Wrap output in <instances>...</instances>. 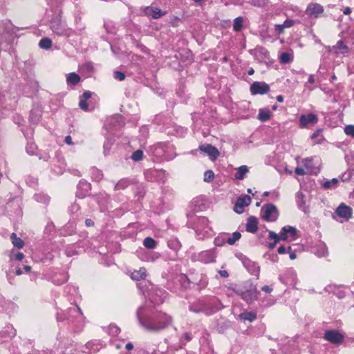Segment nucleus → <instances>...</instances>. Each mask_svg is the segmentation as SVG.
I'll return each mask as SVG.
<instances>
[{
  "label": "nucleus",
  "mask_w": 354,
  "mask_h": 354,
  "mask_svg": "<svg viewBox=\"0 0 354 354\" xmlns=\"http://www.w3.org/2000/svg\"><path fill=\"white\" fill-rule=\"evenodd\" d=\"M339 183V180L336 178H333L330 180L326 181L323 183V187L325 189H332L337 187Z\"/></svg>",
  "instance_id": "39"
},
{
  "label": "nucleus",
  "mask_w": 354,
  "mask_h": 354,
  "mask_svg": "<svg viewBox=\"0 0 354 354\" xmlns=\"http://www.w3.org/2000/svg\"><path fill=\"white\" fill-rule=\"evenodd\" d=\"M324 338L328 342L337 344L343 340V335L337 331L328 330L325 333Z\"/></svg>",
  "instance_id": "17"
},
{
  "label": "nucleus",
  "mask_w": 354,
  "mask_h": 354,
  "mask_svg": "<svg viewBox=\"0 0 354 354\" xmlns=\"http://www.w3.org/2000/svg\"><path fill=\"white\" fill-rule=\"evenodd\" d=\"M211 230L209 226V221L206 217H199L195 226V231L198 236V239H203Z\"/></svg>",
  "instance_id": "6"
},
{
  "label": "nucleus",
  "mask_w": 354,
  "mask_h": 354,
  "mask_svg": "<svg viewBox=\"0 0 354 354\" xmlns=\"http://www.w3.org/2000/svg\"><path fill=\"white\" fill-rule=\"evenodd\" d=\"M114 77L119 81H122L125 79V75L120 71H115L114 73Z\"/></svg>",
  "instance_id": "49"
},
{
  "label": "nucleus",
  "mask_w": 354,
  "mask_h": 354,
  "mask_svg": "<svg viewBox=\"0 0 354 354\" xmlns=\"http://www.w3.org/2000/svg\"><path fill=\"white\" fill-rule=\"evenodd\" d=\"M67 280L68 278L64 274H60L58 276L54 277L53 279V283L58 286L65 283Z\"/></svg>",
  "instance_id": "40"
},
{
  "label": "nucleus",
  "mask_w": 354,
  "mask_h": 354,
  "mask_svg": "<svg viewBox=\"0 0 354 354\" xmlns=\"http://www.w3.org/2000/svg\"><path fill=\"white\" fill-rule=\"evenodd\" d=\"M26 150L27 153H29L30 155H33L36 150V146L35 144L32 143L28 144L26 147Z\"/></svg>",
  "instance_id": "48"
},
{
  "label": "nucleus",
  "mask_w": 354,
  "mask_h": 354,
  "mask_svg": "<svg viewBox=\"0 0 354 354\" xmlns=\"http://www.w3.org/2000/svg\"><path fill=\"white\" fill-rule=\"evenodd\" d=\"M218 273H219V274L222 277H225H225H227L229 276L228 272L226 270H219Z\"/></svg>",
  "instance_id": "62"
},
{
  "label": "nucleus",
  "mask_w": 354,
  "mask_h": 354,
  "mask_svg": "<svg viewBox=\"0 0 354 354\" xmlns=\"http://www.w3.org/2000/svg\"><path fill=\"white\" fill-rule=\"evenodd\" d=\"M85 317L80 307L74 305L68 308L66 314L57 313V320L63 322L67 320L73 324L77 329H82L85 324Z\"/></svg>",
  "instance_id": "2"
},
{
  "label": "nucleus",
  "mask_w": 354,
  "mask_h": 354,
  "mask_svg": "<svg viewBox=\"0 0 354 354\" xmlns=\"http://www.w3.org/2000/svg\"><path fill=\"white\" fill-rule=\"evenodd\" d=\"M279 216L277 207L272 204H267V221H275Z\"/></svg>",
  "instance_id": "21"
},
{
  "label": "nucleus",
  "mask_w": 354,
  "mask_h": 354,
  "mask_svg": "<svg viewBox=\"0 0 354 354\" xmlns=\"http://www.w3.org/2000/svg\"><path fill=\"white\" fill-rule=\"evenodd\" d=\"M144 13L147 17H151L153 19H158L166 14V12L161 10L156 7L148 6L145 8Z\"/></svg>",
  "instance_id": "14"
},
{
  "label": "nucleus",
  "mask_w": 354,
  "mask_h": 354,
  "mask_svg": "<svg viewBox=\"0 0 354 354\" xmlns=\"http://www.w3.org/2000/svg\"><path fill=\"white\" fill-rule=\"evenodd\" d=\"M243 1L254 6H262L265 3V0H243Z\"/></svg>",
  "instance_id": "47"
},
{
  "label": "nucleus",
  "mask_w": 354,
  "mask_h": 354,
  "mask_svg": "<svg viewBox=\"0 0 354 354\" xmlns=\"http://www.w3.org/2000/svg\"><path fill=\"white\" fill-rule=\"evenodd\" d=\"M293 24H294V21L292 20L288 19L283 22V26L285 28H290L291 26H293Z\"/></svg>",
  "instance_id": "54"
},
{
  "label": "nucleus",
  "mask_w": 354,
  "mask_h": 354,
  "mask_svg": "<svg viewBox=\"0 0 354 354\" xmlns=\"http://www.w3.org/2000/svg\"><path fill=\"white\" fill-rule=\"evenodd\" d=\"M7 101L4 93H2L0 91V108L3 106V104Z\"/></svg>",
  "instance_id": "55"
},
{
  "label": "nucleus",
  "mask_w": 354,
  "mask_h": 354,
  "mask_svg": "<svg viewBox=\"0 0 354 354\" xmlns=\"http://www.w3.org/2000/svg\"><path fill=\"white\" fill-rule=\"evenodd\" d=\"M111 147V143L109 140H106L104 144V153L106 155L109 153V151Z\"/></svg>",
  "instance_id": "51"
},
{
  "label": "nucleus",
  "mask_w": 354,
  "mask_h": 354,
  "mask_svg": "<svg viewBox=\"0 0 354 354\" xmlns=\"http://www.w3.org/2000/svg\"><path fill=\"white\" fill-rule=\"evenodd\" d=\"M39 46L41 48L48 49L52 46V41L47 37L42 38L39 43Z\"/></svg>",
  "instance_id": "41"
},
{
  "label": "nucleus",
  "mask_w": 354,
  "mask_h": 354,
  "mask_svg": "<svg viewBox=\"0 0 354 354\" xmlns=\"http://www.w3.org/2000/svg\"><path fill=\"white\" fill-rule=\"evenodd\" d=\"M241 237V234L239 232H234L231 236L227 239V243L232 245Z\"/></svg>",
  "instance_id": "37"
},
{
  "label": "nucleus",
  "mask_w": 354,
  "mask_h": 354,
  "mask_svg": "<svg viewBox=\"0 0 354 354\" xmlns=\"http://www.w3.org/2000/svg\"><path fill=\"white\" fill-rule=\"evenodd\" d=\"M247 303L250 304L257 299L258 292L256 290H248L244 292H237Z\"/></svg>",
  "instance_id": "18"
},
{
  "label": "nucleus",
  "mask_w": 354,
  "mask_h": 354,
  "mask_svg": "<svg viewBox=\"0 0 354 354\" xmlns=\"http://www.w3.org/2000/svg\"><path fill=\"white\" fill-rule=\"evenodd\" d=\"M295 173L298 175L301 176L309 174L308 173L306 172V170L304 167H297L295 169Z\"/></svg>",
  "instance_id": "50"
},
{
  "label": "nucleus",
  "mask_w": 354,
  "mask_h": 354,
  "mask_svg": "<svg viewBox=\"0 0 354 354\" xmlns=\"http://www.w3.org/2000/svg\"><path fill=\"white\" fill-rule=\"evenodd\" d=\"M251 203V198L245 195L239 197L234 205V210L238 214H241L244 211V207L248 206Z\"/></svg>",
  "instance_id": "9"
},
{
  "label": "nucleus",
  "mask_w": 354,
  "mask_h": 354,
  "mask_svg": "<svg viewBox=\"0 0 354 354\" xmlns=\"http://www.w3.org/2000/svg\"><path fill=\"white\" fill-rule=\"evenodd\" d=\"M91 93L89 91L84 92L80 97L79 106L81 109L88 111H89L86 101L91 98Z\"/></svg>",
  "instance_id": "23"
},
{
  "label": "nucleus",
  "mask_w": 354,
  "mask_h": 354,
  "mask_svg": "<svg viewBox=\"0 0 354 354\" xmlns=\"http://www.w3.org/2000/svg\"><path fill=\"white\" fill-rule=\"evenodd\" d=\"M198 149L201 152L207 154L211 160H216L219 156L218 150L212 145L206 144L200 145Z\"/></svg>",
  "instance_id": "8"
},
{
  "label": "nucleus",
  "mask_w": 354,
  "mask_h": 354,
  "mask_svg": "<svg viewBox=\"0 0 354 354\" xmlns=\"http://www.w3.org/2000/svg\"><path fill=\"white\" fill-rule=\"evenodd\" d=\"M269 237L274 240V243H270V247L274 248L279 239L293 241L296 239V229L291 226L283 227L279 236L273 232H269Z\"/></svg>",
  "instance_id": "4"
},
{
  "label": "nucleus",
  "mask_w": 354,
  "mask_h": 354,
  "mask_svg": "<svg viewBox=\"0 0 354 354\" xmlns=\"http://www.w3.org/2000/svg\"><path fill=\"white\" fill-rule=\"evenodd\" d=\"M167 297V293L162 289L156 288L154 292L149 295V299L155 305H159L165 301Z\"/></svg>",
  "instance_id": "10"
},
{
  "label": "nucleus",
  "mask_w": 354,
  "mask_h": 354,
  "mask_svg": "<svg viewBox=\"0 0 354 354\" xmlns=\"http://www.w3.org/2000/svg\"><path fill=\"white\" fill-rule=\"evenodd\" d=\"M248 171L249 170L248 167L246 165H242L237 169V171L234 174V177L236 179L243 180Z\"/></svg>",
  "instance_id": "27"
},
{
  "label": "nucleus",
  "mask_w": 354,
  "mask_h": 354,
  "mask_svg": "<svg viewBox=\"0 0 354 354\" xmlns=\"http://www.w3.org/2000/svg\"><path fill=\"white\" fill-rule=\"evenodd\" d=\"M337 215L341 218L348 219L351 217L353 214L352 209L348 206L346 205L344 203H342L335 211Z\"/></svg>",
  "instance_id": "15"
},
{
  "label": "nucleus",
  "mask_w": 354,
  "mask_h": 354,
  "mask_svg": "<svg viewBox=\"0 0 354 354\" xmlns=\"http://www.w3.org/2000/svg\"><path fill=\"white\" fill-rule=\"evenodd\" d=\"M24 257V255L21 252H18L17 254L15 255V259L17 261H21Z\"/></svg>",
  "instance_id": "60"
},
{
  "label": "nucleus",
  "mask_w": 354,
  "mask_h": 354,
  "mask_svg": "<svg viewBox=\"0 0 354 354\" xmlns=\"http://www.w3.org/2000/svg\"><path fill=\"white\" fill-rule=\"evenodd\" d=\"M34 197H35V199L37 202L41 203L44 204H48L50 201L49 196L45 194H42V193L36 194H35Z\"/></svg>",
  "instance_id": "34"
},
{
  "label": "nucleus",
  "mask_w": 354,
  "mask_h": 354,
  "mask_svg": "<svg viewBox=\"0 0 354 354\" xmlns=\"http://www.w3.org/2000/svg\"><path fill=\"white\" fill-rule=\"evenodd\" d=\"M344 131L347 136L354 138V125H346L344 127Z\"/></svg>",
  "instance_id": "46"
},
{
  "label": "nucleus",
  "mask_w": 354,
  "mask_h": 354,
  "mask_svg": "<svg viewBox=\"0 0 354 354\" xmlns=\"http://www.w3.org/2000/svg\"><path fill=\"white\" fill-rule=\"evenodd\" d=\"M139 326L150 333H158L168 328L173 322L171 316L163 311L140 306L136 310Z\"/></svg>",
  "instance_id": "1"
},
{
  "label": "nucleus",
  "mask_w": 354,
  "mask_h": 354,
  "mask_svg": "<svg viewBox=\"0 0 354 354\" xmlns=\"http://www.w3.org/2000/svg\"><path fill=\"white\" fill-rule=\"evenodd\" d=\"M150 153L156 161L170 160L176 157L175 148L169 142H160L150 147Z\"/></svg>",
  "instance_id": "3"
},
{
  "label": "nucleus",
  "mask_w": 354,
  "mask_h": 354,
  "mask_svg": "<svg viewBox=\"0 0 354 354\" xmlns=\"http://www.w3.org/2000/svg\"><path fill=\"white\" fill-rule=\"evenodd\" d=\"M10 239L12 240V243L14 245L15 247L17 248H22L24 245V241L21 239L17 236V234L15 233H12L10 235Z\"/></svg>",
  "instance_id": "31"
},
{
  "label": "nucleus",
  "mask_w": 354,
  "mask_h": 354,
  "mask_svg": "<svg viewBox=\"0 0 354 354\" xmlns=\"http://www.w3.org/2000/svg\"><path fill=\"white\" fill-rule=\"evenodd\" d=\"M85 224L87 227H91L94 225V222L91 219L88 218L85 221Z\"/></svg>",
  "instance_id": "63"
},
{
  "label": "nucleus",
  "mask_w": 354,
  "mask_h": 354,
  "mask_svg": "<svg viewBox=\"0 0 354 354\" xmlns=\"http://www.w3.org/2000/svg\"><path fill=\"white\" fill-rule=\"evenodd\" d=\"M239 318L244 321L253 322L257 319V315L253 312H243L239 315Z\"/></svg>",
  "instance_id": "30"
},
{
  "label": "nucleus",
  "mask_w": 354,
  "mask_h": 354,
  "mask_svg": "<svg viewBox=\"0 0 354 354\" xmlns=\"http://www.w3.org/2000/svg\"><path fill=\"white\" fill-rule=\"evenodd\" d=\"M160 257V254L158 252H147L140 257L144 261L153 262Z\"/></svg>",
  "instance_id": "26"
},
{
  "label": "nucleus",
  "mask_w": 354,
  "mask_h": 354,
  "mask_svg": "<svg viewBox=\"0 0 354 354\" xmlns=\"http://www.w3.org/2000/svg\"><path fill=\"white\" fill-rule=\"evenodd\" d=\"M323 12V6L317 3H310L306 10V12L308 15L313 16L316 18L319 17Z\"/></svg>",
  "instance_id": "12"
},
{
  "label": "nucleus",
  "mask_w": 354,
  "mask_h": 354,
  "mask_svg": "<svg viewBox=\"0 0 354 354\" xmlns=\"http://www.w3.org/2000/svg\"><path fill=\"white\" fill-rule=\"evenodd\" d=\"M64 142L68 145H73V142H72V138L70 136H67L65 137Z\"/></svg>",
  "instance_id": "58"
},
{
  "label": "nucleus",
  "mask_w": 354,
  "mask_h": 354,
  "mask_svg": "<svg viewBox=\"0 0 354 354\" xmlns=\"http://www.w3.org/2000/svg\"><path fill=\"white\" fill-rule=\"evenodd\" d=\"M303 165L309 174H317L319 171L317 167H315L312 158H306L303 161Z\"/></svg>",
  "instance_id": "24"
},
{
  "label": "nucleus",
  "mask_w": 354,
  "mask_h": 354,
  "mask_svg": "<svg viewBox=\"0 0 354 354\" xmlns=\"http://www.w3.org/2000/svg\"><path fill=\"white\" fill-rule=\"evenodd\" d=\"M168 247L174 250V252H177L181 247V244L180 241L177 239H171L167 242Z\"/></svg>",
  "instance_id": "35"
},
{
  "label": "nucleus",
  "mask_w": 354,
  "mask_h": 354,
  "mask_svg": "<svg viewBox=\"0 0 354 354\" xmlns=\"http://www.w3.org/2000/svg\"><path fill=\"white\" fill-rule=\"evenodd\" d=\"M216 253L215 249H211L202 251L195 254L196 261H198L203 263H214L216 261Z\"/></svg>",
  "instance_id": "7"
},
{
  "label": "nucleus",
  "mask_w": 354,
  "mask_h": 354,
  "mask_svg": "<svg viewBox=\"0 0 354 354\" xmlns=\"http://www.w3.org/2000/svg\"><path fill=\"white\" fill-rule=\"evenodd\" d=\"M183 337L187 342H189L192 339V335L189 333H185Z\"/></svg>",
  "instance_id": "61"
},
{
  "label": "nucleus",
  "mask_w": 354,
  "mask_h": 354,
  "mask_svg": "<svg viewBox=\"0 0 354 354\" xmlns=\"http://www.w3.org/2000/svg\"><path fill=\"white\" fill-rule=\"evenodd\" d=\"M91 173L92 178L95 181H100L103 178V174H102V171L97 168H92L91 169Z\"/></svg>",
  "instance_id": "36"
},
{
  "label": "nucleus",
  "mask_w": 354,
  "mask_h": 354,
  "mask_svg": "<svg viewBox=\"0 0 354 354\" xmlns=\"http://www.w3.org/2000/svg\"><path fill=\"white\" fill-rule=\"evenodd\" d=\"M214 244L216 246H222L225 243H227V239L225 237H224V236H223V235L218 236L217 237H216L214 239Z\"/></svg>",
  "instance_id": "45"
},
{
  "label": "nucleus",
  "mask_w": 354,
  "mask_h": 354,
  "mask_svg": "<svg viewBox=\"0 0 354 354\" xmlns=\"http://www.w3.org/2000/svg\"><path fill=\"white\" fill-rule=\"evenodd\" d=\"M131 184V181L128 178L120 179L114 187L115 190H124Z\"/></svg>",
  "instance_id": "29"
},
{
  "label": "nucleus",
  "mask_w": 354,
  "mask_h": 354,
  "mask_svg": "<svg viewBox=\"0 0 354 354\" xmlns=\"http://www.w3.org/2000/svg\"><path fill=\"white\" fill-rule=\"evenodd\" d=\"M245 230L248 232L255 233L258 230V220L254 216H250L247 219Z\"/></svg>",
  "instance_id": "20"
},
{
  "label": "nucleus",
  "mask_w": 354,
  "mask_h": 354,
  "mask_svg": "<svg viewBox=\"0 0 354 354\" xmlns=\"http://www.w3.org/2000/svg\"><path fill=\"white\" fill-rule=\"evenodd\" d=\"M327 49L329 53H334L335 54H345L349 52L348 47L342 40L338 41L333 46H328Z\"/></svg>",
  "instance_id": "13"
},
{
  "label": "nucleus",
  "mask_w": 354,
  "mask_h": 354,
  "mask_svg": "<svg viewBox=\"0 0 354 354\" xmlns=\"http://www.w3.org/2000/svg\"><path fill=\"white\" fill-rule=\"evenodd\" d=\"M243 26V18L238 17L234 19L233 24V30L235 32H241Z\"/></svg>",
  "instance_id": "32"
},
{
  "label": "nucleus",
  "mask_w": 354,
  "mask_h": 354,
  "mask_svg": "<svg viewBox=\"0 0 354 354\" xmlns=\"http://www.w3.org/2000/svg\"><path fill=\"white\" fill-rule=\"evenodd\" d=\"M143 245L149 250L154 249L157 245V242L151 237H147L143 241Z\"/></svg>",
  "instance_id": "33"
},
{
  "label": "nucleus",
  "mask_w": 354,
  "mask_h": 354,
  "mask_svg": "<svg viewBox=\"0 0 354 354\" xmlns=\"http://www.w3.org/2000/svg\"><path fill=\"white\" fill-rule=\"evenodd\" d=\"M80 209V206L77 204H73L70 207V211L72 212H75Z\"/></svg>",
  "instance_id": "59"
},
{
  "label": "nucleus",
  "mask_w": 354,
  "mask_h": 354,
  "mask_svg": "<svg viewBox=\"0 0 354 354\" xmlns=\"http://www.w3.org/2000/svg\"><path fill=\"white\" fill-rule=\"evenodd\" d=\"M242 262L244 267L254 276H258L259 273V267L254 263L251 261L249 259L244 257L242 259Z\"/></svg>",
  "instance_id": "16"
},
{
  "label": "nucleus",
  "mask_w": 354,
  "mask_h": 354,
  "mask_svg": "<svg viewBox=\"0 0 354 354\" xmlns=\"http://www.w3.org/2000/svg\"><path fill=\"white\" fill-rule=\"evenodd\" d=\"M131 158L134 161H140L143 158V151L140 149L136 150L132 153Z\"/></svg>",
  "instance_id": "43"
},
{
  "label": "nucleus",
  "mask_w": 354,
  "mask_h": 354,
  "mask_svg": "<svg viewBox=\"0 0 354 354\" xmlns=\"http://www.w3.org/2000/svg\"><path fill=\"white\" fill-rule=\"evenodd\" d=\"M275 28L279 33H282L285 28L283 27V24H277L275 25Z\"/></svg>",
  "instance_id": "57"
},
{
  "label": "nucleus",
  "mask_w": 354,
  "mask_h": 354,
  "mask_svg": "<svg viewBox=\"0 0 354 354\" xmlns=\"http://www.w3.org/2000/svg\"><path fill=\"white\" fill-rule=\"evenodd\" d=\"M286 251V249L285 247L283 246H280L279 248H278V252L279 254H284Z\"/></svg>",
  "instance_id": "64"
},
{
  "label": "nucleus",
  "mask_w": 354,
  "mask_h": 354,
  "mask_svg": "<svg viewBox=\"0 0 354 354\" xmlns=\"http://www.w3.org/2000/svg\"><path fill=\"white\" fill-rule=\"evenodd\" d=\"M250 92L252 95H263L266 93V83L254 82L250 86Z\"/></svg>",
  "instance_id": "22"
},
{
  "label": "nucleus",
  "mask_w": 354,
  "mask_h": 354,
  "mask_svg": "<svg viewBox=\"0 0 354 354\" xmlns=\"http://www.w3.org/2000/svg\"><path fill=\"white\" fill-rule=\"evenodd\" d=\"M66 82L69 84L76 85L80 82V77L76 73H70L66 75Z\"/></svg>",
  "instance_id": "28"
},
{
  "label": "nucleus",
  "mask_w": 354,
  "mask_h": 354,
  "mask_svg": "<svg viewBox=\"0 0 354 354\" xmlns=\"http://www.w3.org/2000/svg\"><path fill=\"white\" fill-rule=\"evenodd\" d=\"M293 59V55L292 53L285 52L281 54L280 61L281 63L286 64L290 62Z\"/></svg>",
  "instance_id": "38"
},
{
  "label": "nucleus",
  "mask_w": 354,
  "mask_h": 354,
  "mask_svg": "<svg viewBox=\"0 0 354 354\" xmlns=\"http://www.w3.org/2000/svg\"><path fill=\"white\" fill-rule=\"evenodd\" d=\"M198 286L200 288H205L208 284V279L206 275L201 274V279L198 282H197Z\"/></svg>",
  "instance_id": "44"
},
{
  "label": "nucleus",
  "mask_w": 354,
  "mask_h": 354,
  "mask_svg": "<svg viewBox=\"0 0 354 354\" xmlns=\"http://www.w3.org/2000/svg\"><path fill=\"white\" fill-rule=\"evenodd\" d=\"M50 27L52 31L59 36L68 37L75 32L72 28L67 26L64 21L59 18L52 19Z\"/></svg>",
  "instance_id": "5"
},
{
  "label": "nucleus",
  "mask_w": 354,
  "mask_h": 354,
  "mask_svg": "<svg viewBox=\"0 0 354 354\" xmlns=\"http://www.w3.org/2000/svg\"><path fill=\"white\" fill-rule=\"evenodd\" d=\"M214 178V173L212 170H207L204 173L203 180L206 183H209L213 180Z\"/></svg>",
  "instance_id": "42"
},
{
  "label": "nucleus",
  "mask_w": 354,
  "mask_h": 354,
  "mask_svg": "<svg viewBox=\"0 0 354 354\" xmlns=\"http://www.w3.org/2000/svg\"><path fill=\"white\" fill-rule=\"evenodd\" d=\"M146 277L147 270L145 268H140L139 270H136L131 274V278L135 281L145 279Z\"/></svg>",
  "instance_id": "25"
},
{
  "label": "nucleus",
  "mask_w": 354,
  "mask_h": 354,
  "mask_svg": "<svg viewBox=\"0 0 354 354\" xmlns=\"http://www.w3.org/2000/svg\"><path fill=\"white\" fill-rule=\"evenodd\" d=\"M318 122V118L313 113L308 115H301L299 118V125L301 128H305L309 125L315 124Z\"/></svg>",
  "instance_id": "11"
},
{
  "label": "nucleus",
  "mask_w": 354,
  "mask_h": 354,
  "mask_svg": "<svg viewBox=\"0 0 354 354\" xmlns=\"http://www.w3.org/2000/svg\"><path fill=\"white\" fill-rule=\"evenodd\" d=\"M258 117L261 121H266V111L264 109H260Z\"/></svg>",
  "instance_id": "53"
},
{
  "label": "nucleus",
  "mask_w": 354,
  "mask_h": 354,
  "mask_svg": "<svg viewBox=\"0 0 354 354\" xmlns=\"http://www.w3.org/2000/svg\"><path fill=\"white\" fill-rule=\"evenodd\" d=\"M91 189V185L86 180H80L77 185V196L80 198L85 197Z\"/></svg>",
  "instance_id": "19"
},
{
  "label": "nucleus",
  "mask_w": 354,
  "mask_h": 354,
  "mask_svg": "<svg viewBox=\"0 0 354 354\" xmlns=\"http://www.w3.org/2000/svg\"><path fill=\"white\" fill-rule=\"evenodd\" d=\"M120 328L116 326H111L110 327V332L112 333V334H117L118 333V332L120 331Z\"/></svg>",
  "instance_id": "56"
},
{
  "label": "nucleus",
  "mask_w": 354,
  "mask_h": 354,
  "mask_svg": "<svg viewBox=\"0 0 354 354\" xmlns=\"http://www.w3.org/2000/svg\"><path fill=\"white\" fill-rule=\"evenodd\" d=\"M40 118L39 115H35L34 112L32 111L30 112V119L32 122H37Z\"/></svg>",
  "instance_id": "52"
}]
</instances>
